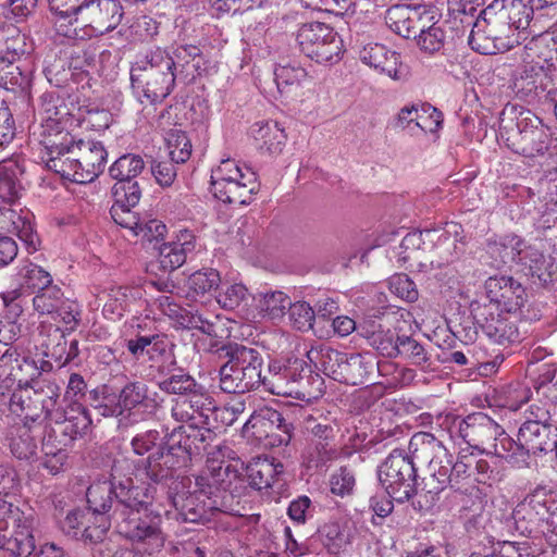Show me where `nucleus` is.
<instances>
[{
	"instance_id": "nucleus-1",
	"label": "nucleus",
	"mask_w": 557,
	"mask_h": 557,
	"mask_svg": "<svg viewBox=\"0 0 557 557\" xmlns=\"http://www.w3.org/2000/svg\"><path fill=\"white\" fill-rule=\"evenodd\" d=\"M225 445L214 446L209 453L206 467L195 478V490L185 493L186 480L173 481L159 491L165 506L174 509V518L184 522H201L210 519L218 503L212 498L219 491H232L239 480L243 462Z\"/></svg>"
},
{
	"instance_id": "nucleus-2",
	"label": "nucleus",
	"mask_w": 557,
	"mask_h": 557,
	"mask_svg": "<svg viewBox=\"0 0 557 557\" xmlns=\"http://www.w3.org/2000/svg\"><path fill=\"white\" fill-rule=\"evenodd\" d=\"M123 469L120 466L115 469L116 503L112 522L121 535L133 542L147 543L150 553L159 550L165 541L162 516L172 513L159 495L162 490L151 484L133 485L122 473Z\"/></svg>"
},
{
	"instance_id": "nucleus-3",
	"label": "nucleus",
	"mask_w": 557,
	"mask_h": 557,
	"mask_svg": "<svg viewBox=\"0 0 557 557\" xmlns=\"http://www.w3.org/2000/svg\"><path fill=\"white\" fill-rule=\"evenodd\" d=\"M161 459L158 457H151L148 462V467L145 471L138 472L137 475L133 476V462L127 458L117 459L114 461L111 468L110 482H97L91 484L86 493L88 503V516L89 520H92L94 525H87L83 532V536L86 540H90V543L101 542L111 523L112 515L106 516V512L111 508L112 494L116 497V488L114 486V475L117 466L124 468L122 473L131 479L133 485L145 484L144 478L150 479L153 482H160L171 473V469L174 466V459L170 454L161 455Z\"/></svg>"
},
{
	"instance_id": "nucleus-4",
	"label": "nucleus",
	"mask_w": 557,
	"mask_h": 557,
	"mask_svg": "<svg viewBox=\"0 0 557 557\" xmlns=\"http://www.w3.org/2000/svg\"><path fill=\"white\" fill-rule=\"evenodd\" d=\"M60 392L59 385L52 382H47L40 392L28 386H18L11 394L9 408L14 414H24L25 419L35 421L39 417L37 405L40 404V410L45 412V417L62 423V432L74 440L86 433L91 420L86 409L76 401H72L66 410H59L57 403Z\"/></svg>"
},
{
	"instance_id": "nucleus-5",
	"label": "nucleus",
	"mask_w": 557,
	"mask_h": 557,
	"mask_svg": "<svg viewBox=\"0 0 557 557\" xmlns=\"http://www.w3.org/2000/svg\"><path fill=\"white\" fill-rule=\"evenodd\" d=\"M408 449L419 463L425 465L429 476L436 483L435 492L448 486L459 488L474 467L473 457L462 455L455 460L443 442L428 432L413 434Z\"/></svg>"
},
{
	"instance_id": "nucleus-6",
	"label": "nucleus",
	"mask_w": 557,
	"mask_h": 557,
	"mask_svg": "<svg viewBox=\"0 0 557 557\" xmlns=\"http://www.w3.org/2000/svg\"><path fill=\"white\" fill-rule=\"evenodd\" d=\"M213 398L208 393H191L190 396H183L174 400L172 405V417L185 423L171 433L172 447L184 455L189 456L193 450H199L197 442L211 441L213 436L212 422Z\"/></svg>"
},
{
	"instance_id": "nucleus-7",
	"label": "nucleus",
	"mask_w": 557,
	"mask_h": 557,
	"mask_svg": "<svg viewBox=\"0 0 557 557\" xmlns=\"http://www.w3.org/2000/svg\"><path fill=\"white\" fill-rule=\"evenodd\" d=\"M175 61L160 48L150 51L131 69L135 97L143 104L163 101L175 86Z\"/></svg>"
},
{
	"instance_id": "nucleus-8",
	"label": "nucleus",
	"mask_w": 557,
	"mask_h": 557,
	"mask_svg": "<svg viewBox=\"0 0 557 557\" xmlns=\"http://www.w3.org/2000/svg\"><path fill=\"white\" fill-rule=\"evenodd\" d=\"M62 154H49L47 165L63 178L78 184L92 182L104 169L108 153L94 140L73 141L69 135Z\"/></svg>"
},
{
	"instance_id": "nucleus-9",
	"label": "nucleus",
	"mask_w": 557,
	"mask_h": 557,
	"mask_svg": "<svg viewBox=\"0 0 557 557\" xmlns=\"http://www.w3.org/2000/svg\"><path fill=\"white\" fill-rule=\"evenodd\" d=\"M230 359L220 369V387L225 393L244 394L262 384V358L258 350L245 346L231 347Z\"/></svg>"
},
{
	"instance_id": "nucleus-10",
	"label": "nucleus",
	"mask_w": 557,
	"mask_h": 557,
	"mask_svg": "<svg viewBox=\"0 0 557 557\" xmlns=\"http://www.w3.org/2000/svg\"><path fill=\"white\" fill-rule=\"evenodd\" d=\"M258 190L256 173L240 168L235 160L225 159L211 171V191L222 202L247 205Z\"/></svg>"
},
{
	"instance_id": "nucleus-11",
	"label": "nucleus",
	"mask_w": 557,
	"mask_h": 557,
	"mask_svg": "<svg viewBox=\"0 0 557 557\" xmlns=\"http://www.w3.org/2000/svg\"><path fill=\"white\" fill-rule=\"evenodd\" d=\"M69 115L63 99L55 92H45L39 98L33 136L37 137L48 154H62L70 134L64 133L65 117Z\"/></svg>"
},
{
	"instance_id": "nucleus-12",
	"label": "nucleus",
	"mask_w": 557,
	"mask_h": 557,
	"mask_svg": "<svg viewBox=\"0 0 557 557\" xmlns=\"http://www.w3.org/2000/svg\"><path fill=\"white\" fill-rule=\"evenodd\" d=\"M306 372L304 360L294 359L286 363L273 360L262 376L261 385L271 394L310 401L319 396V392L312 391L310 381L313 379Z\"/></svg>"
},
{
	"instance_id": "nucleus-13",
	"label": "nucleus",
	"mask_w": 557,
	"mask_h": 557,
	"mask_svg": "<svg viewBox=\"0 0 557 557\" xmlns=\"http://www.w3.org/2000/svg\"><path fill=\"white\" fill-rule=\"evenodd\" d=\"M34 516L0 498V548L14 557H27L35 547Z\"/></svg>"
},
{
	"instance_id": "nucleus-14",
	"label": "nucleus",
	"mask_w": 557,
	"mask_h": 557,
	"mask_svg": "<svg viewBox=\"0 0 557 557\" xmlns=\"http://www.w3.org/2000/svg\"><path fill=\"white\" fill-rule=\"evenodd\" d=\"M502 447H507L506 461L513 467L528 463L531 454L557 450V429L552 424H539L523 421L517 434V441L507 434Z\"/></svg>"
},
{
	"instance_id": "nucleus-15",
	"label": "nucleus",
	"mask_w": 557,
	"mask_h": 557,
	"mask_svg": "<svg viewBox=\"0 0 557 557\" xmlns=\"http://www.w3.org/2000/svg\"><path fill=\"white\" fill-rule=\"evenodd\" d=\"M410 456L399 450L392 451L377 469L381 486L397 503L408 502L417 493V470Z\"/></svg>"
},
{
	"instance_id": "nucleus-16",
	"label": "nucleus",
	"mask_w": 557,
	"mask_h": 557,
	"mask_svg": "<svg viewBox=\"0 0 557 557\" xmlns=\"http://www.w3.org/2000/svg\"><path fill=\"white\" fill-rule=\"evenodd\" d=\"M299 50L319 64H333L341 60L343 41L327 24L310 22L301 24L295 33Z\"/></svg>"
},
{
	"instance_id": "nucleus-17",
	"label": "nucleus",
	"mask_w": 557,
	"mask_h": 557,
	"mask_svg": "<svg viewBox=\"0 0 557 557\" xmlns=\"http://www.w3.org/2000/svg\"><path fill=\"white\" fill-rule=\"evenodd\" d=\"M459 434L467 444L486 455L506 460L507 447H502L505 430L484 412H473L459 422Z\"/></svg>"
},
{
	"instance_id": "nucleus-18",
	"label": "nucleus",
	"mask_w": 557,
	"mask_h": 557,
	"mask_svg": "<svg viewBox=\"0 0 557 557\" xmlns=\"http://www.w3.org/2000/svg\"><path fill=\"white\" fill-rule=\"evenodd\" d=\"M470 312L485 336L494 344L507 347L520 341L518 315L490 310L481 300L471 301Z\"/></svg>"
},
{
	"instance_id": "nucleus-19",
	"label": "nucleus",
	"mask_w": 557,
	"mask_h": 557,
	"mask_svg": "<svg viewBox=\"0 0 557 557\" xmlns=\"http://www.w3.org/2000/svg\"><path fill=\"white\" fill-rule=\"evenodd\" d=\"M484 290L480 300L493 311L518 315L528 300L525 288L511 276L488 277Z\"/></svg>"
},
{
	"instance_id": "nucleus-20",
	"label": "nucleus",
	"mask_w": 557,
	"mask_h": 557,
	"mask_svg": "<svg viewBox=\"0 0 557 557\" xmlns=\"http://www.w3.org/2000/svg\"><path fill=\"white\" fill-rule=\"evenodd\" d=\"M554 505L546 487H535L512 511L517 530L523 535L541 531Z\"/></svg>"
},
{
	"instance_id": "nucleus-21",
	"label": "nucleus",
	"mask_w": 557,
	"mask_h": 557,
	"mask_svg": "<svg viewBox=\"0 0 557 557\" xmlns=\"http://www.w3.org/2000/svg\"><path fill=\"white\" fill-rule=\"evenodd\" d=\"M123 16L117 0H83L76 23L87 28L88 36H101L117 27Z\"/></svg>"
},
{
	"instance_id": "nucleus-22",
	"label": "nucleus",
	"mask_w": 557,
	"mask_h": 557,
	"mask_svg": "<svg viewBox=\"0 0 557 557\" xmlns=\"http://www.w3.org/2000/svg\"><path fill=\"white\" fill-rule=\"evenodd\" d=\"M517 136L511 149L527 158L543 156L549 148L550 134L541 120L530 111L521 112L517 119Z\"/></svg>"
},
{
	"instance_id": "nucleus-23",
	"label": "nucleus",
	"mask_w": 557,
	"mask_h": 557,
	"mask_svg": "<svg viewBox=\"0 0 557 557\" xmlns=\"http://www.w3.org/2000/svg\"><path fill=\"white\" fill-rule=\"evenodd\" d=\"M132 448L134 453L138 456H143L147 453H150L145 466L143 468H136L133 466V476L137 475L138 472L145 471L148 467L149 459L151 457H158V460L161 459V455L170 454L174 459V466L171 469V473L169 476L162 479L160 482H153L150 479L144 478V486L151 484L152 486L160 487L162 491L164 490V483L174 478V472L177 467H180V458H186L178 449L177 446L172 447L171 436L169 437L168 448L165 449L162 446V437L159 431L157 430H148L146 432L139 433L132 440Z\"/></svg>"
},
{
	"instance_id": "nucleus-24",
	"label": "nucleus",
	"mask_w": 557,
	"mask_h": 557,
	"mask_svg": "<svg viewBox=\"0 0 557 557\" xmlns=\"http://www.w3.org/2000/svg\"><path fill=\"white\" fill-rule=\"evenodd\" d=\"M462 227L455 222L446 223L444 227L425 228L429 240V250L437 256V267L449 264L458 260L465 252Z\"/></svg>"
},
{
	"instance_id": "nucleus-25",
	"label": "nucleus",
	"mask_w": 557,
	"mask_h": 557,
	"mask_svg": "<svg viewBox=\"0 0 557 557\" xmlns=\"http://www.w3.org/2000/svg\"><path fill=\"white\" fill-rule=\"evenodd\" d=\"M552 79L543 65L528 63L518 72L513 81L517 95L528 102L545 99L549 102L556 100L557 90L548 89Z\"/></svg>"
},
{
	"instance_id": "nucleus-26",
	"label": "nucleus",
	"mask_w": 557,
	"mask_h": 557,
	"mask_svg": "<svg viewBox=\"0 0 557 557\" xmlns=\"http://www.w3.org/2000/svg\"><path fill=\"white\" fill-rule=\"evenodd\" d=\"M507 30L488 20L487 7L481 11L469 35V45L481 54H496L510 49Z\"/></svg>"
},
{
	"instance_id": "nucleus-27",
	"label": "nucleus",
	"mask_w": 557,
	"mask_h": 557,
	"mask_svg": "<svg viewBox=\"0 0 557 557\" xmlns=\"http://www.w3.org/2000/svg\"><path fill=\"white\" fill-rule=\"evenodd\" d=\"M434 18V13L421 5H394L386 11L385 15L387 26L395 34L407 39L417 37L419 29H423L425 23Z\"/></svg>"
},
{
	"instance_id": "nucleus-28",
	"label": "nucleus",
	"mask_w": 557,
	"mask_h": 557,
	"mask_svg": "<svg viewBox=\"0 0 557 557\" xmlns=\"http://www.w3.org/2000/svg\"><path fill=\"white\" fill-rule=\"evenodd\" d=\"M17 205H10L0 198V231L15 234L26 246L28 251H36L39 238L34 230L33 213L20 208Z\"/></svg>"
},
{
	"instance_id": "nucleus-29",
	"label": "nucleus",
	"mask_w": 557,
	"mask_h": 557,
	"mask_svg": "<svg viewBox=\"0 0 557 557\" xmlns=\"http://www.w3.org/2000/svg\"><path fill=\"white\" fill-rule=\"evenodd\" d=\"M487 16L492 23L505 27L507 33L511 26L524 29L533 18H539L537 12L523 0H494L487 7Z\"/></svg>"
},
{
	"instance_id": "nucleus-30",
	"label": "nucleus",
	"mask_w": 557,
	"mask_h": 557,
	"mask_svg": "<svg viewBox=\"0 0 557 557\" xmlns=\"http://www.w3.org/2000/svg\"><path fill=\"white\" fill-rule=\"evenodd\" d=\"M153 306L161 314L173 320L182 327L198 330L209 336H219L215 323L205 319L197 312L182 308L172 295H160L154 299Z\"/></svg>"
},
{
	"instance_id": "nucleus-31",
	"label": "nucleus",
	"mask_w": 557,
	"mask_h": 557,
	"mask_svg": "<svg viewBox=\"0 0 557 557\" xmlns=\"http://www.w3.org/2000/svg\"><path fill=\"white\" fill-rule=\"evenodd\" d=\"M196 247L195 234L189 230H180L170 240L158 246L160 267L170 272L181 268Z\"/></svg>"
},
{
	"instance_id": "nucleus-32",
	"label": "nucleus",
	"mask_w": 557,
	"mask_h": 557,
	"mask_svg": "<svg viewBox=\"0 0 557 557\" xmlns=\"http://www.w3.org/2000/svg\"><path fill=\"white\" fill-rule=\"evenodd\" d=\"M274 430L285 434L280 442H288L290 438V425L286 423L282 413L272 408H261L253 411L243 426V435L247 438L261 441L269 436Z\"/></svg>"
},
{
	"instance_id": "nucleus-33",
	"label": "nucleus",
	"mask_w": 557,
	"mask_h": 557,
	"mask_svg": "<svg viewBox=\"0 0 557 557\" xmlns=\"http://www.w3.org/2000/svg\"><path fill=\"white\" fill-rule=\"evenodd\" d=\"M120 393L124 412L137 419H148L156 412L159 406L156 398L157 393H150L148 385L144 382L136 381L127 383Z\"/></svg>"
},
{
	"instance_id": "nucleus-34",
	"label": "nucleus",
	"mask_w": 557,
	"mask_h": 557,
	"mask_svg": "<svg viewBox=\"0 0 557 557\" xmlns=\"http://www.w3.org/2000/svg\"><path fill=\"white\" fill-rule=\"evenodd\" d=\"M360 60L394 81H400L404 77L399 54L384 45L376 42L366 45L360 50Z\"/></svg>"
},
{
	"instance_id": "nucleus-35",
	"label": "nucleus",
	"mask_w": 557,
	"mask_h": 557,
	"mask_svg": "<svg viewBox=\"0 0 557 557\" xmlns=\"http://www.w3.org/2000/svg\"><path fill=\"white\" fill-rule=\"evenodd\" d=\"M24 169L16 159L0 162V198L10 205H16L22 186Z\"/></svg>"
},
{
	"instance_id": "nucleus-36",
	"label": "nucleus",
	"mask_w": 557,
	"mask_h": 557,
	"mask_svg": "<svg viewBox=\"0 0 557 557\" xmlns=\"http://www.w3.org/2000/svg\"><path fill=\"white\" fill-rule=\"evenodd\" d=\"M140 289L137 287L119 286L111 288L107 294L103 305V315L112 321L120 320L132 305L140 298Z\"/></svg>"
},
{
	"instance_id": "nucleus-37",
	"label": "nucleus",
	"mask_w": 557,
	"mask_h": 557,
	"mask_svg": "<svg viewBox=\"0 0 557 557\" xmlns=\"http://www.w3.org/2000/svg\"><path fill=\"white\" fill-rule=\"evenodd\" d=\"M257 313L253 319L277 320L285 314V310L290 305L289 297L281 290H271L259 293L253 297Z\"/></svg>"
},
{
	"instance_id": "nucleus-38",
	"label": "nucleus",
	"mask_w": 557,
	"mask_h": 557,
	"mask_svg": "<svg viewBox=\"0 0 557 557\" xmlns=\"http://www.w3.org/2000/svg\"><path fill=\"white\" fill-rule=\"evenodd\" d=\"M375 366L377 371L383 373L388 364L376 362ZM342 369L344 371V376H342L341 380L356 385L358 383H362L364 379H368L374 370V362L370 356L350 354L346 355V361L344 366H342Z\"/></svg>"
},
{
	"instance_id": "nucleus-39",
	"label": "nucleus",
	"mask_w": 557,
	"mask_h": 557,
	"mask_svg": "<svg viewBox=\"0 0 557 557\" xmlns=\"http://www.w3.org/2000/svg\"><path fill=\"white\" fill-rule=\"evenodd\" d=\"M527 270V274L537 280L542 285L553 281L555 264L550 257L544 256L540 250L529 246L521 257V263Z\"/></svg>"
},
{
	"instance_id": "nucleus-40",
	"label": "nucleus",
	"mask_w": 557,
	"mask_h": 557,
	"mask_svg": "<svg viewBox=\"0 0 557 557\" xmlns=\"http://www.w3.org/2000/svg\"><path fill=\"white\" fill-rule=\"evenodd\" d=\"M247 472L252 486L258 490L269 488L278 482L283 465L274 459H258L248 466Z\"/></svg>"
},
{
	"instance_id": "nucleus-41",
	"label": "nucleus",
	"mask_w": 557,
	"mask_h": 557,
	"mask_svg": "<svg viewBox=\"0 0 557 557\" xmlns=\"http://www.w3.org/2000/svg\"><path fill=\"white\" fill-rule=\"evenodd\" d=\"M251 134L259 148L269 153L280 152L286 139L284 129L274 121L255 123L251 127Z\"/></svg>"
},
{
	"instance_id": "nucleus-42",
	"label": "nucleus",
	"mask_w": 557,
	"mask_h": 557,
	"mask_svg": "<svg viewBox=\"0 0 557 557\" xmlns=\"http://www.w3.org/2000/svg\"><path fill=\"white\" fill-rule=\"evenodd\" d=\"M529 246L516 235H509L488 245V252L495 257V267L499 268L509 262L521 263V257Z\"/></svg>"
},
{
	"instance_id": "nucleus-43",
	"label": "nucleus",
	"mask_w": 557,
	"mask_h": 557,
	"mask_svg": "<svg viewBox=\"0 0 557 557\" xmlns=\"http://www.w3.org/2000/svg\"><path fill=\"white\" fill-rule=\"evenodd\" d=\"M221 284L220 273L211 268L201 269L189 275L186 287V296L190 299L198 300L216 290Z\"/></svg>"
},
{
	"instance_id": "nucleus-44",
	"label": "nucleus",
	"mask_w": 557,
	"mask_h": 557,
	"mask_svg": "<svg viewBox=\"0 0 557 557\" xmlns=\"http://www.w3.org/2000/svg\"><path fill=\"white\" fill-rule=\"evenodd\" d=\"M345 352H341L338 350L332 348H321L311 349L308 352V358L311 362H314L317 367L319 366L323 372L332 376L334 380H341L344 376V371L342 366H344L346 361Z\"/></svg>"
},
{
	"instance_id": "nucleus-45",
	"label": "nucleus",
	"mask_w": 557,
	"mask_h": 557,
	"mask_svg": "<svg viewBox=\"0 0 557 557\" xmlns=\"http://www.w3.org/2000/svg\"><path fill=\"white\" fill-rule=\"evenodd\" d=\"M9 447L17 459L29 460L36 455L37 441L26 425L14 426L8 434Z\"/></svg>"
},
{
	"instance_id": "nucleus-46",
	"label": "nucleus",
	"mask_w": 557,
	"mask_h": 557,
	"mask_svg": "<svg viewBox=\"0 0 557 557\" xmlns=\"http://www.w3.org/2000/svg\"><path fill=\"white\" fill-rule=\"evenodd\" d=\"M145 162L138 154L127 153L120 157L109 169L110 176L117 183L134 182L144 170Z\"/></svg>"
},
{
	"instance_id": "nucleus-47",
	"label": "nucleus",
	"mask_w": 557,
	"mask_h": 557,
	"mask_svg": "<svg viewBox=\"0 0 557 557\" xmlns=\"http://www.w3.org/2000/svg\"><path fill=\"white\" fill-rule=\"evenodd\" d=\"M17 277L21 287L32 290H40L52 283L51 274L33 262H24L17 269Z\"/></svg>"
},
{
	"instance_id": "nucleus-48",
	"label": "nucleus",
	"mask_w": 557,
	"mask_h": 557,
	"mask_svg": "<svg viewBox=\"0 0 557 557\" xmlns=\"http://www.w3.org/2000/svg\"><path fill=\"white\" fill-rule=\"evenodd\" d=\"M413 39H416V44L422 52L434 54L443 48L445 34L442 27L434 20H431V22L425 23L423 29H419L417 37H413Z\"/></svg>"
},
{
	"instance_id": "nucleus-49",
	"label": "nucleus",
	"mask_w": 557,
	"mask_h": 557,
	"mask_svg": "<svg viewBox=\"0 0 557 557\" xmlns=\"http://www.w3.org/2000/svg\"><path fill=\"white\" fill-rule=\"evenodd\" d=\"M307 77V71L298 64H280L274 70V79L282 94L288 92L292 87H299Z\"/></svg>"
},
{
	"instance_id": "nucleus-50",
	"label": "nucleus",
	"mask_w": 557,
	"mask_h": 557,
	"mask_svg": "<svg viewBox=\"0 0 557 557\" xmlns=\"http://www.w3.org/2000/svg\"><path fill=\"white\" fill-rule=\"evenodd\" d=\"M0 45L4 46L2 51L10 55L11 60H17L28 49L26 36L13 24H2Z\"/></svg>"
},
{
	"instance_id": "nucleus-51",
	"label": "nucleus",
	"mask_w": 557,
	"mask_h": 557,
	"mask_svg": "<svg viewBox=\"0 0 557 557\" xmlns=\"http://www.w3.org/2000/svg\"><path fill=\"white\" fill-rule=\"evenodd\" d=\"M249 397L243 396L234 397L223 407H216L213 403L212 422L215 425L213 429H216L219 423L228 426L236 422L238 418L245 412L246 400Z\"/></svg>"
},
{
	"instance_id": "nucleus-52",
	"label": "nucleus",
	"mask_w": 557,
	"mask_h": 557,
	"mask_svg": "<svg viewBox=\"0 0 557 557\" xmlns=\"http://www.w3.org/2000/svg\"><path fill=\"white\" fill-rule=\"evenodd\" d=\"M63 301V293L52 283L37 292L33 298L34 309L40 314H54Z\"/></svg>"
},
{
	"instance_id": "nucleus-53",
	"label": "nucleus",
	"mask_w": 557,
	"mask_h": 557,
	"mask_svg": "<svg viewBox=\"0 0 557 557\" xmlns=\"http://www.w3.org/2000/svg\"><path fill=\"white\" fill-rule=\"evenodd\" d=\"M215 298L223 309L234 310L248 298V290L242 283L224 282L221 284Z\"/></svg>"
},
{
	"instance_id": "nucleus-54",
	"label": "nucleus",
	"mask_w": 557,
	"mask_h": 557,
	"mask_svg": "<svg viewBox=\"0 0 557 557\" xmlns=\"http://www.w3.org/2000/svg\"><path fill=\"white\" fill-rule=\"evenodd\" d=\"M534 388L539 395L554 399L557 396V368L553 363H543L537 369Z\"/></svg>"
},
{
	"instance_id": "nucleus-55",
	"label": "nucleus",
	"mask_w": 557,
	"mask_h": 557,
	"mask_svg": "<svg viewBox=\"0 0 557 557\" xmlns=\"http://www.w3.org/2000/svg\"><path fill=\"white\" fill-rule=\"evenodd\" d=\"M161 391L169 394H178L190 396L191 393H205L201 386H198L195 380L184 373L174 374L159 382Z\"/></svg>"
},
{
	"instance_id": "nucleus-56",
	"label": "nucleus",
	"mask_w": 557,
	"mask_h": 557,
	"mask_svg": "<svg viewBox=\"0 0 557 557\" xmlns=\"http://www.w3.org/2000/svg\"><path fill=\"white\" fill-rule=\"evenodd\" d=\"M169 154L175 163H184L191 156V143L187 135L180 131L173 129L166 137Z\"/></svg>"
},
{
	"instance_id": "nucleus-57",
	"label": "nucleus",
	"mask_w": 557,
	"mask_h": 557,
	"mask_svg": "<svg viewBox=\"0 0 557 557\" xmlns=\"http://www.w3.org/2000/svg\"><path fill=\"white\" fill-rule=\"evenodd\" d=\"M420 248L429 250V240L425 237V230L414 231L408 233L401 239L398 249V260L406 263L412 259V253H416Z\"/></svg>"
},
{
	"instance_id": "nucleus-58",
	"label": "nucleus",
	"mask_w": 557,
	"mask_h": 557,
	"mask_svg": "<svg viewBox=\"0 0 557 557\" xmlns=\"http://www.w3.org/2000/svg\"><path fill=\"white\" fill-rule=\"evenodd\" d=\"M15 61L0 50V86L8 90L21 86L24 81L20 67L14 65Z\"/></svg>"
},
{
	"instance_id": "nucleus-59",
	"label": "nucleus",
	"mask_w": 557,
	"mask_h": 557,
	"mask_svg": "<svg viewBox=\"0 0 557 557\" xmlns=\"http://www.w3.org/2000/svg\"><path fill=\"white\" fill-rule=\"evenodd\" d=\"M356 485L355 473L347 467H341L330 476V488L334 495L344 497L352 493Z\"/></svg>"
},
{
	"instance_id": "nucleus-60",
	"label": "nucleus",
	"mask_w": 557,
	"mask_h": 557,
	"mask_svg": "<svg viewBox=\"0 0 557 557\" xmlns=\"http://www.w3.org/2000/svg\"><path fill=\"white\" fill-rule=\"evenodd\" d=\"M87 525H94V523L92 520H89L88 511L82 509L70 511L62 521L63 532L73 537H81L86 542L87 540L83 536V532Z\"/></svg>"
},
{
	"instance_id": "nucleus-61",
	"label": "nucleus",
	"mask_w": 557,
	"mask_h": 557,
	"mask_svg": "<svg viewBox=\"0 0 557 557\" xmlns=\"http://www.w3.org/2000/svg\"><path fill=\"white\" fill-rule=\"evenodd\" d=\"M388 289L395 296L412 302L418 299V289L413 281L406 274H395L388 278Z\"/></svg>"
},
{
	"instance_id": "nucleus-62",
	"label": "nucleus",
	"mask_w": 557,
	"mask_h": 557,
	"mask_svg": "<svg viewBox=\"0 0 557 557\" xmlns=\"http://www.w3.org/2000/svg\"><path fill=\"white\" fill-rule=\"evenodd\" d=\"M287 308H289V319L295 329L299 331L312 329L315 312L309 304L298 301L293 305L290 304Z\"/></svg>"
},
{
	"instance_id": "nucleus-63",
	"label": "nucleus",
	"mask_w": 557,
	"mask_h": 557,
	"mask_svg": "<svg viewBox=\"0 0 557 557\" xmlns=\"http://www.w3.org/2000/svg\"><path fill=\"white\" fill-rule=\"evenodd\" d=\"M399 336L396 337L395 333L388 327H384L375 337L368 343L376 349L382 356L394 358L398 356Z\"/></svg>"
},
{
	"instance_id": "nucleus-64",
	"label": "nucleus",
	"mask_w": 557,
	"mask_h": 557,
	"mask_svg": "<svg viewBox=\"0 0 557 557\" xmlns=\"http://www.w3.org/2000/svg\"><path fill=\"white\" fill-rule=\"evenodd\" d=\"M419 108L421 110L414 116L416 125L425 133L437 132L443 123L441 111L426 103L420 104Z\"/></svg>"
}]
</instances>
